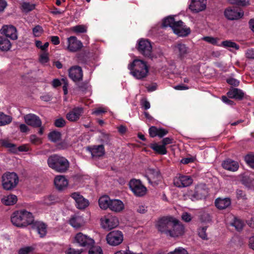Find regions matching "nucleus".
Masks as SVG:
<instances>
[{"mask_svg":"<svg viewBox=\"0 0 254 254\" xmlns=\"http://www.w3.org/2000/svg\"><path fill=\"white\" fill-rule=\"evenodd\" d=\"M72 31L76 33H83L87 31V27L83 25H78L71 28Z\"/></svg>","mask_w":254,"mask_h":254,"instance_id":"nucleus-44","label":"nucleus"},{"mask_svg":"<svg viewBox=\"0 0 254 254\" xmlns=\"http://www.w3.org/2000/svg\"><path fill=\"white\" fill-rule=\"evenodd\" d=\"M84 113L83 108L78 106L74 107L66 115V119L71 122L78 121Z\"/></svg>","mask_w":254,"mask_h":254,"instance_id":"nucleus-17","label":"nucleus"},{"mask_svg":"<svg viewBox=\"0 0 254 254\" xmlns=\"http://www.w3.org/2000/svg\"><path fill=\"white\" fill-rule=\"evenodd\" d=\"M66 125V121L62 117L55 120L54 125L57 127H63Z\"/></svg>","mask_w":254,"mask_h":254,"instance_id":"nucleus-49","label":"nucleus"},{"mask_svg":"<svg viewBox=\"0 0 254 254\" xmlns=\"http://www.w3.org/2000/svg\"><path fill=\"white\" fill-rule=\"evenodd\" d=\"M10 220L15 226L23 228L32 224L34 219L32 213L23 209L13 212Z\"/></svg>","mask_w":254,"mask_h":254,"instance_id":"nucleus-1","label":"nucleus"},{"mask_svg":"<svg viewBox=\"0 0 254 254\" xmlns=\"http://www.w3.org/2000/svg\"><path fill=\"white\" fill-rule=\"evenodd\" d=\"M148 183L152 185H158L162 177L158 169L148 168L146 170L144 175Z\"/></svg>","mask_w":254,"mask_h":254,"instance_id":"nucleus-14","label":"nucleus"},{"mask_svg":"<svg viewBox=\"0 0 254 254\" xmlns=\"http://www.w3.org/2000/svg\"><path fill=\"white\" fill-rule=\"evenodd\" d=\"M30 139L31 142L34 144H38L42 143L41 139L35 135H31Z\"/></svg>","mask_w":254,"mask_h":254,"instance_id":"nucleus-60","label":"nucleus"},{"mask_svg":"<svg viewBox=\"0 0 254 254\" xmlns=\"http://www.w3.org/2000/svg\"><path fill=\"white\" fill-rule=\"evenodd\" d=\"M123 232L120 231L114 230L109 233L106 236L108 244L111 246H119L123 241Z\"/></svg>","mask_w":254,"mask_h":254,"instance_id":"nucleus-11","label":"nucleus"},{"mask_svg":"<svg viewBox=\"0 0 254 254\" xmlns=\"http://www.w3.org/2000/svg\"><path fill=\"white\" fill-rule=\"evenodd\" d=\"M247 58L254 59V49H249L246 52Z\"/></svg>","mask_w":254,"mask_h":254,"instance_id":"nucleus-62","label":"nucleus"},{"mask_svg":"<svg viewBox=\"0 0 254 254\" xmlns=\"http://www.w3.org/2000/svg\"><path fill=\"white\" fill-rule=\"evenodd\" d=\"M158 131V128L156 127L152 126L150 127L149 129V133L150 136L154 137L157 136Z\"/></svg>","mask_w":254,"mask_h":254,"instance_id":"nucleus-58","label":"nucleus"},{"mask_svg":"<svg viewBox=\"0 0 254 254\" xmlns=\"http://www.w3.org/2000/svg\"><path fill=\"white\" fill-rule=\"evenodd\" d=\"M202 40L213 45L220 46V44L218 43V41L219 39L217 38H214L211 36H205L202 38Z\"/></svg>","mask_w":254,"mask_h":254,"instance_id":"nucleus-42","label":"nucleus"},{"mask_svg":"<svg viewBox=\"0 0 254 254\" xmlns=\"http://www.w3.org/2000/svg\"><path fill=\"white\" fill-rule=\"evenodd\" d=\"M49 166L58 172L64 173L69 167V162L63 156L54 155L49 157Z\"/></svg>","mask_w":254,"mask_h":254,"instance_id":"nucleus-4","label":"nucleus"},{"mask_svg":"<svg viewBox=\"0 0 254 254\" xmlns=\"http://www.w3.org/2000/svg\"><path fill=\"white\" fill-rule=\"evenodd\" d=\"M114 254H142V253L139 254L133 253L132 251L129 250L127 249L125 251L121 250L115 253Z\"/></svg>","mask_w":254,"mask_h":254,"instance_id":"nucleus-64","label":"nucleus"},{"mask_svg":"<svg viewBox=\"0 0 254 254\" xmlns=\"http://www.w3.org/2000/svg\"><path fill=\"white\" fill-rule=\"evenodd\" d=\"M74 200L77 206H89V202L78 192H73L70 195Z\"/></svg>","mask_w":254,"mask_h":254,"instance_id":"nucleus-26","label":"nucleus"},{"mask_svg":"<svg viewBox=\"0 0 254 254\" xmlns=\"http://www.w3.org/2000/svg\"><path fill=\"white\" fill-rule=\"evenodd\" d=\"M65 253H66V254H80L82 253V251L69 248L66 250Z\"/></svg>","mask_w":254,"mask_h":254,"instance_id":"nucleus-57","label":"nucleus"},{"mask_svg":"<svg viewBox=\"0 0 254 254\" xmlns=\"http://www.w3.org/2000/svg\"><path fill=\"white\" fill-rule=\"evenodd\" d=\"M49 138L53 142H58L61 138V133L55 130L51 131L49 133Z\"/></svg>","mask_w":254,"mask_h":254,"instance_id":"nucleus-41","label":"nucleus"},{"mask_svg":"<svg viewBox=\"0 0 254 254\" xmlns=\"http://www.w3.org/2000/svg\"><path fill=\"white\" fill-rule=\"evenodd\" d=\"M207 227H203L198 229V236L203 240L208 239L206 234Z\"/></svg>","mask_w":254,"mask_h":254,"instance_id":"nucleus-48","label":"nucleus"},{"mask_svg":"<svg viewBox=\"0 0 254 254\" xmlns=\"http://www.w3.org/2000/svg\"><path fill=\"white\" fill-rule=\"evenodd\" d=\"M219 47H223L225 48L228 49L231 52H233V50H238L240 48L239 45L231 40H225L222 41L220 44Z\"/></svg>","mask_w":254,"mask_h":254,"instance_id":"nucleus-29","label":"nucleus"},{"mask_svg":"<svg viewBox=\"0 0 254 254\" xmlns=\"http://www.w3.org/2000/svg\"><path fill=\"white\" fill-rule=\"evenodd\" d=\"M152 45L148 40L141 39L138 42L137 49L139 52L145 57L151 56Z\"/></svg>","mask_w":254,"mask_h":254,"instance_id":"nucleus-15","label":"nucleus"},{"mask_svg":"<svg viewBox=\"0 0 254 254\" xmlns=\"http://www.w3.org/2000/svg\"><path fill=\"white\" fill-rule=\"evenodd\" d=\"M90 152L93 157L102 156L104 153V147L103 145L95 146L90 149Z\"/></svg>","mask_w":254,"mask_h":254,"instance_id":"nucleus-34","label":"nucleus"},{"mask_svg":"<svg viewBox=\"0 0 254 254\" xmlns=\"http://www.w3.org/2000/svg\"><path fill=\"white\" fill-rule=\"evenodd\" d=\"M19 182V178L14 172H6L1 177L2 188L6 190H10L15 188Z\"/></svg>","mask_w":254,"mask_h":254,"instance_id":"nucleus-5","label":"nucleus"},{"mask_svg":"<svg viewBox=\"0 0 254 254\" xmlns=\"http://www.w3.org/2000/svg\"><path fill=\"white\" fill-rule=\"evenodd\" d=\"M193 179L190 176L178 174L173 179L174 185L178 188H186L190 186Z\"/></svg>","mask_w":254,"mask_h":254,"instance_id":"nucleus-10","label":"nucleus"},{"mask_svg":"<svg viewBox=\"0 0 254 254\" xmlns=\"http://www.w3.org/2000/svg\"><path fill=\"white\" fill-rule=\"evenodd\" d=\"M101 221L102 228L108 230L118 226L119 224L118 218L112 216L104 217L103 218H101Z\"/></svg>","mask_w":254,"mask_h":254,"instance_id":"nucleus-20","label":"nucleus"},{"mask_svg":"<svg viewBox=\"0 0 254 254\" xmlns=\"http://www.w3.org/2000/svg\"><path fill=\"white\" fill-rule=\"evenodd\" d=\"M176 218H174L171 215L164 216L159 218L155 224V227L157 231L159 232L166 234L171 226L174 220H176Z\"/></svg>","mask_w":254,"mask_h":254,"instance_id":"nucleus-6","label":"nucleus"},{"mask_svg":"<svg viewBox=\"0 0 254 254\" xmlns=\"http://www.w3.org/2000/svg\"><path fill=\"white\" fill-rule=\"evenodd\" d=\"M11 48V43L6 37L0 36V51L7 52Z\"/></svg>","mask_w":254,"mask_h":254,"instance_id":"nucleus-32","label":"nucleus"},{"mask_svg":"<svg viewBox=\"0 0 254 254\" xmlns=\"http://www.w3.org/2000/svg\"><path fill=\"white\" fill-rule=\"evenodd\" d=\"M89 250L88 254H103L101 248L98 246H91Z\"/></svg>","mask_w":254,"mask_h":254,"instance_id":"nucleus-46","label":"nucleus"},{"mask_svg":"<svg viewBox=\"0 0 254 254\" xmlns=\"http://www.w3.org/2000/svg\"><path fill=\"white\" fill-rule=\"evenodd\" d=\"M130 74L136 79H142L146 77L149 72L147 64L140 60H134L127 66Z\"/></svg>","mask_w":254,"mask_h":254,"instance_id":"nucleus-2","label":"nucleus"},{"mask_svg":"<svg viewBox=\"0 0 254 254\" xmlns=\"http://www.w3.org/2000/svg\"><path fill=\"white\" fill-rule=\"evenodd\" d=\"M168 131L167 129L163 128H158L157 136L162 137L168 133Z\"/></svg>","mask_w":254,"mask_h":254,"instance_id":"nucleus-59","label":"nucleus"},{"mask_svg":"<svg viewBox=\"0 0 254 254\" xmlns=\"http://www.w3.org/2000/svg\"><path fill=\"white\" fill-rule=\"evenodd\" d=\"M200 219L203 222H209L211 221V217L210 214L204 213L201 215Z\"/></svg>","mask_w":254,"mask_h":254,"instance_id":"nucleus-56","label":"nucleus"},{"mask_svg":"<svg viewBox=\"0 0 254 254\" xmlns=\"http://www.w3.org/2000/svg\"><path fill=\"white\" fill-rule=\"evenodd\" d=\"M0 33L13 40L18 38L16 28L12 25H3L0 30Z\"/></svg>","mask_w":254,"mask_h":254,"instance_id":"nucleus-16","label":"nucleus"},{"mask_svg":"<svg viewBox=\"0 0 254 254\" xmlns=\"http://www.w3.org/2000/svg\"><path fill=\"white\" fill-rule=\"evenodd\" d=\"M231 225L235 227L237 231L240 232L243 228L244 223L241 219L235 218L233 222H231Z\"/></svg>","mask_w":254,"mask_h":254,"instance_id":"nucleus-40","label":"nucleus"},{"mask_svg":"<svg viewBox=\"0 0 254 254\" xmlns=\"http://www.w3.org/2000/svg\"><path fill=\"white\" fill-rule=\"evenodd\" d=\"M39 62L42 64H46L48 62V54L46 52L41 53L40 54Z\"/></svg>","mask_w":254,"mask_h":254,"instance_id":"nucleus-53","label":"nucleus"},{"mask_svg":"<svg viewBox=\"0 0 254 254\" xmlns=\"http://www.w3.org/2000/svg\"><path fill=\"white\" fill-rule=\"evenodd\" d=\"M150 147L157 153L161 155H165L167 153L166 147L163 144L159 145L157 143H152L150 145Z\"/></svg>","mask_w":254,"mask_h":254,"instance_id":"nucleus-35","label":"nucleus"},{"mask_svg":"<svg viewBox=\"0 0 254 254\" xmlns=\"http://www.w3.org/2000/svg\"><path fill=\"white\" fill-rule=\"evenodd\" d=\"M43 33V29L39 25H37L33 28V33L34 36L39 37Z\"/></svg>","mask_w":254,"mask_h":254,"instance_id":"nucleus-52","label":"nucleus"},{"mask_svg":"<svg viewBox=\"0 0 254 254\" xmlns=\"http://www.w3.org/2000/svg\"><path fill=\"white\" fill-rule=\"evenodd\" d=\"M222 167L226 170L235 172L238 170L239 168V165L237 162L231 159H228L223 161L222 163Z\"/></svg>","mask_w":254,"mask_h":254,"instance_id":"nucleus-27","label":"nucleus"},{"mask_svg":"<svg viewBox=\"0 0 254 254\" xmlns=\"http://www.w3.org/2000/svg\"><path fill=\"white\" fill-rule=\"evenodd\" d=\"M68 180L64 176H57L54 179V184L56 188L60 190H63L68 186Z\"/></svg>","mask_w":254,"mask_h":254,"instance_id":"nucleus-25","label":"nucleus"},{"mask_svg":"<svg viewBox=\"0 0 254 254\" xmlns=\"http://www.w3.org/2000/svg\"><path fill=\"white\" fill-rule=\"evenodd\" d=\"M224 15L229 20H237L243 16L244 12L237 8L229 7L225 10Z\"/></svg>","mask_w":254,"mask_h":254,"instance_id":"nucleus-18","label":"nucleus"},{"mask_svg":"<svg viewBox=\"0 0 254 254\" xmlns=\"http://www.w3.org/2000/svg\"><path fill=\"white\" fill-rule=\"evenodd\" d=\"M168 254H188L186 250L182 248H178L174 251L169 252Z\"/></svg>","mask_w":254,"mask_h":254,"instance_id":"nucleus-55","label":"nucleus"},{"mask_svg":"<svg viewBox=\"0 0 254 254\" xmlns=\"http://www.w3.org/2000/svg\"><path fill=\"white\" fill-rule=\"evenodd\" d=\"M129 187L133 194L138 197L144 196L147 192V188L139 180L132 179L129 182Z\"/></svg>","mask_w":254,"mask_h":254,"instance_id":"nucleus-7","label":"nucleus"},{"mask_svg":"<svg viewBox=\"0 0 254 254\" xmlns=\"http://www.w3.org/2000/svg\"><path fill=\"white\" fill-rule=\"evenodd\" d=\"M242 183L247 187L254 188V178L251 176L245 175L242 179Z\"/></svg>","mask_w":254,"mask_h":254,"instance_id":"nucleus-39","label":"nucleus"},{"mask_svg":"<svg viewBox=\"0 0 254 254\" xmlns=\"http://www.w3.org/2000/svg\"><path fill=\"white\" fill-rule=\"evenodd\" d=\"M244 160L246 163L252 168L254 169V155L253 154H248L244 157Z\"/></svg>","mask_w":254,"mask_h":254,"instance_id":"nucleus-43","label":"nucleus"},{"mask_svg":"<svg viewBox=\"0 0 254 254\" xmlns=\"http://www.w3.org/2000/svg\"><path fill=\"white\" fill-rule=\"evenodd\" d=\"M73 243H77L80 247H89L93 245L94 241L88 236L79 232L74 236Z\"/></svg>","mask_w":254,"mask_h":254,"instance_id":"nucleus-13","label":"nucleus"},{"mask_svg":"<svg viewBox=\"0 0 254 254\" xmlns=\"http://www.w3.org/2000/svg\"><path fill=\"white\" fill-rule=\"evenodd\" d=\"M140 105L141 107L145 110H147L150 108V104L146 98H142L141 99Z\"/></svg>","mask_w":254,"mask_h":254,"instance_id":"nucleus-51","label":"nucleus"},{"mask_svg":"<svg viewBox=\"0 0 254 254\" xmlns=\"http://www.w3.org/2000/svg\"><path fill=\"white\" fill-rule=\"evenodd\" d=\"M215 206H230L231 205V199L229 197H219L215 199L214 201Z\"/></svg>","mask_w":254,"mask_h":254,"instance_id":"nucleus-31","label":"nucleus"},{"mask_svg":"<svg viewBox=\"0 0 254 254\" xmlns=\"http://www.w3.org/2000/svg\"><path fill=\"white\" fill-rule=\"evenodd\" d=\"M162 26L171 27L174 33L179 36L185 37L190 33L189 28H184L182 21H176L174 17L172 16H168L163 19Z\"/></svg>","mask_w":254,"mask_h":254,"instance_id":"nucleus-3","label":"nucleus"},{"mask_svg":"<svg viewBox=\"0 0 254 254\" xmlns=\"http://www.w3.org/2000/svg\"><path fill=\"white\" fill-rule=\"evenodd\" d=\"M1 146L9 149V150L13 153H16V146L15 144L9 142L8 140L1 139L0 140Z\"/></svg>","mask_w":254,"mask_h":254,"instance_id":"nucleus-37","label":"nucleus"},{"mask_svg":"<svg viewBox=\"0 0 254 254\" xmlns=\"http://www.w3.org/2000/svg\"><path fill=\"white\" fill-rule=\"evenodd\" d=\"M81 42L77 40L75 36H71L67 38V49L69 51L75 52L79 51L82 47Z\"/></svg>","mask_w":254,"mask_h":254,"instance_id":"nucleus-21","label":"nucleus"},{"mask_svg":"<svg viewBox=\"0 0 254 254\" xmlns=\"http://www.w3.org/2000/svg\"><path fill=\"white\" fill-rule=\"evenodd\" d=\"M209 190L206 185L204 184H200L196 186L194 192L190 196L192 201H195L204 199L208 195Z\"/></svg>","mask_w":254,"mask_h":254,"instance_id":"nucleus-8","label":"nucleus"},{"mask_svg":"<svg viewBox=\"0 0 254 254\" xmlns=\"http://www.w3.org/2000/svg\"><path fill=\"white\" fill-rule=\"evenodd\" d=\"M35 5L30 2H24L22 4V9L24 12H28L35 8Z\"/></svg>","mask_w":254,"mask_h":254,"instance_id":"nucleus-47","label":"nucleus"},{"mask_svg":"<svg viewBox=\"0 0 254 254\" xmlns=\"http://www.w3.org/2000/svg\"><path fill=\"white\" fill-rule=\"evenodd\" d=\"M236 197L238 199L245 200L246 199L245 193L241 190H237L236 191Z\"/></svg>","mask_w":254,"mask_h":254,"instance_id":"nucleus-54","label":"nucleus"},{"mask_svg":"<svg viewBox=\"0 0 254 254\" xmlns=\"http://www.w3.org/2000/svg\"><path fill=\"white\" fill-rule=\"evenodd\" d=\"M227 82L228 84L233 85L234 86H238L240 83L238 80L233 78L227 79Z\"/></svg>","mask_w":254,"mask_h":254,"instance_id":"nucleus-63","label":"nucleus"},{"mask_svg":"<svg viewBox=\"0 0 254 254\" xmlns=\"http://www.w3.org/2000/svg\"><path fill=\"white\" fill-rule=\"evenodd\" d=\"M182 219L184 221L186 222H189L191 220L192 218L190 214L187 212H184L182 213Z\"/></svg>","mask_w":254,"mask_h":254,"instance_id":"nucleus-61","label":"nucleus"},{"mask_svg":"<svg viewBox=\"0 0 254 254\" xmlns=\"http://www.w3.org/2000/svg\"><path fill=\"white\" fill-rule=\"evenodd\" d=\"M228 96L230 98L242 99L244 95L242 90L238 88H232L227 93Z\"/></svg>","mask_w":254,"mask_h":254,"instance_id":"nucleus-30","label":"nucleus"},{"mask_svg":"<svg viewBox=\"0 0 254 254\" xmlns=\"http://www.w3.org/2000/svg\"><path fill=\"white\" fill-rule=\"evenodd\" d=\"M34 248L32 246H27L19 249L18 254H29L33 252Z\"/></svg>","mask_w":254,"mask_h":254,"instance_id":"nucleus-50","label":"nucleus"},{"mask_svg":"<svg viewBox=\"0 0 254 254\" xmlns=\"http://www.w3.org/2000/svg\"><path fill=\"white\" fill-rule=\"evenodd\" d=\"M69 77L74 81H78L82 79L83 72L79 66H74L68 70Z\"/></svg>","mask_w":254,"mask_h":254,"instance_id":"nucleus-23","label":"nucleus"},{"mask_svg":"<svg viewBox=\"0 0 254 254\" xmlns=\"http://www.w3.org/2000/svg\"><path fill=\"white\" fill-rule=\"evenodd\" d=\"M170 229H169L166 235L171 237H181L185 233V227L182 223L176 219L174 220Z\"/></svg>","mask_w":254,"mask_h":254,"instance_id":"nucleus-9","label":"nucleus"},{"mask_svg":"<svg viewBox=\"0 0 254 254\" xmlns=\"http://www.w3.org/2000/svg\"><path fill=\"white\" fill-rule=\"evenodd\" d=\"M17 201V196L14 194L8 195L1 199V202L5 205H13Z\"/></svg>","mask_w":254,"mask_h":254,"instance_id":"nucleus-36","label":"nucleus"},{"mask_svg":"<svg viewBox=\"0 0 254 254\" xmlns=\"http://www.w3.org/2000/svg\"><path fill=\"white\" fill-rule=\"evenodd\" d=\"M175 53L177 55L178 58L183 60L187 58L190 53L189 48L183 43H177L174 47Z\"/></svg>","mask_w":254,"mask_h":254,"instance_id":"nucleus-19","label":"nucleus"},{"mask_svg":"<svg viewBox=\"0 0 254 254\" xmlns=\"http://www.w3.org/2000/svg\"><path fill=\"white\" fill-rule=\"evenodd\" d=\"M206 0H191L189 8L193 12L197 13L206 8Z\"/></svg>","mask_w":254,"mask_h":254,"instance_id":"nucleus-24","label":"nucleus"},{"mask_svg":"<svg viewBox=\"0 0 254 254\" xmlns=\"http://www.w3.org/2000/svg\"><path fill=\"white\" fill-rule=\"evenodd\" d=\"M69 223L74 228H78L83 225V219L81 217L74 215L70 218Z\"/></svg>","mask_w":254,"mask_h":254,"instance_id":"nucleus-33","label":"nucleus"},{"mask_svg":"<svg viewBox=\"0 0 254 254\" xmlns=\"http://www.w3.org/2000/svg\"><path fill=\"white\" fill-rule=\"evenodd\" d=\"M228 1L233 4L239 6H247L250 4V0H228Z\"/></svg>","mask_w":254,"mask_h":254,"instance_id":"nucleus-45","label":"nucleus"},{"mask_svg":"<svg viewBox=\"0 0 254 254\" xmlns=\"http://www.w3.org/2000/svg\"><path fill=\"white\" fill-rule=\"evenodd\" d=\"M99 206H123V202L118 199H111L109 195L105 194L98 199Z\"/></svg>","mask_w":254,"mask_h":254,"instance_id":"nucleus-12","label":"nucleus"},{"mask_svg":"<svg viewBox=\"0 0 254 254\" xmlns=\"http://www.w3.org/2000/svg\"><path fill=\"white\" fill-rule=\"evenodd\" d=\"M31 225H32L33 228L36 229L40 237H43L45 236L47 233V225L45 223L40 221H34Z\"/></svg>","mask_w":254,"mask_h":254,"instance_id":"nucleus-28","label":"nucleus"},{"mask_svg":"<svg viewBox=\"0 0 254 254\" xmlns=\"http://www.w3.org/2000/svg\"><path fill=\"white\" fill-rule=\"evenodd\" d=\"M24 119L26 124L33 127H41L42 125V122L39 117L34 114H27L24 116Z\"/></svg>","mask_w":254,"mask_h":254,"instance_id":"nucleus-22","label":"nucleus"},{"mask_svg":"<svg viewBox=\"0 0 254 254\" xmlns=\"http://www.w3.org/2000/svg\"><path fill=\"white\" fill-rule=\"evenodd\" d=\"M12 118L11 116L7 115L2 112H0V127L4 126L11 123Z\"/></svg>","mask_w":254,"mask_h":254,"instance_id":"nucleus-38","label":"nucleus"}]
</instances>
